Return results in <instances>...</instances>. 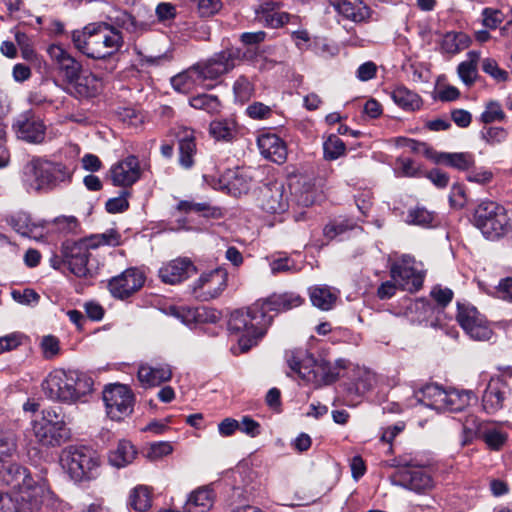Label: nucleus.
I'll use <instances>...</instances> for the list:
<instances>
[{"label":"nucleus","instance_id":"nucleus-1","mask_svg":"<svg viewBox=\"0 0 512 512\" xmlns=\"http://www.w3.org/2000/svg\"><path fill=\"white\" fill-rule=\"evenodd\" d=\"M304 303V298L296 292L273 293L263 300H258L247 310L234 311L228 321L231 333L239 335L238 344L241 352L249 351L255 346L272 322L267 312H286Z\"/></svg>","mask_w":512,"mask_h":512},{"label":"nucleus","instance_id":"nucleus-2","mask_svg":"<svg viewBox=\"0 0 512 512\" xmlns=\"http://www.w3.org/2000/svg\"><path fill=\"white\" fill-rule=\"evenodd\" d=\"M93 386L92 377L79 370H54L42 383L43 392L49 399L67 404L86 402Z\"/></svg>","mask_w":512,"mask_h":512},{"label":"nucleus","instance_id":"nucleus-3","mask_svg":"<svg viewBox=\"0 0 512 512\" xmlns=\"http://www.w3.org/2000/svg\"><path fill=\"white\" fill-rule=\"evenodd\" d=\"M120 235L115 230L102 234L91 235L77 241L66 240L62 243L61 252L66 258L67 269L76 277L90 276L88 268L89 250L101 245H118Z\"/></svg>","mask_w":512,"mask_h":512},{"label":"nucleus","instance_id":"nucleus-4","mask_svg":"<svg viewBox=\"0 0 512 512\" xmlns=\"http://www.w3.org/2000/svg\"><path fill=\"white\" fill-rule=\"evenodd\" d=\"M286 362L291 371L308 382L317 386L330 384L339 377L337 367L324 359H316L304 349L286 351Z\"/></svg>","mask_w":512,"mask_h":512},{"label":"nucleus","instance_id":"nucleus-5","mask_svg":"<svg viewBox=\"0 0 512 512\" xmlns=\"http://www.w3.org/2000/svg\"><path fill=\"white\" fill-rule=\"evenodd\" d=\"M70 178L71 173L65 165L42 158L31 159L22 170V182L29 192L51 190Z\"/></svg>","mask_w":512,"mask_h":512},{"label":"nucleus","instance_id":"nucleus-6","mask_svg":"<svg viewBox=\"0 0 512 512\" xmlns=\"http://www.w3.org/2000/svg\"><path fill=\"white\" fill-rule=\"evenodd\" d=\"M100 463L98 453L85 445H69L60 453L62 468L76 482L96 478Z\"/></svg>","mask_w":512,"mask_h":512},{"label":"nucleus","instance_id":"nucleus-7","mask_svg":"<svg viewBox=\"0 0 512 512\" xmlns=\"http://www.w3.org/2000/svg\"><path fill=\"white\" fill-rule=\"evenodd\" d=\"M37 442L45 447H58L70 436L64 416L54 408L42 411V417L31 423Z\"/></svg>","mask_w":512,"mask_h":512},{"label":"nucleus","instance_id":"nucleus-8","mask_svg":"<svg viewBox=\"0 0 512 512\" xmlns=\"http://www.w3.org/2000/svg\"><path fill=\"white\" fill-rule=\"evenodd\" d=\"M474 225L487 239H498L509 230L506 209L494 201L481 202L474 212Z\"/></svg>","mask_w":512,"mask_h":512},{"label":"nucleus","instance_id":"nucleus-9","mask_svg":"<svg viewBox=\"0 0 512 512\" xmlns=\"http://www.w3.org/2000/svg\"><path fill=\"white\" fill-rule=\"evenodd\" d=\"M107 414L112 420L120 421L133 412L134 394L124 384H110L103 391Z\"/></svg>","mask_w":512,"mask_h":512},{"label":"nucleus","instance_id":"nucleus-10","mask_svg":"<svg viewBox=\"0 0 512 512\" xmlns=\"http://www.w3.org/2000/svg\"><path fill=\"white\" fill-rule=\"evenodd\" d=\"M393 486L402 487L417 494H426L435 487L432 475L421 467L405 465L390 476Z\"/></svg>","mask_w":512,"mask_h":512},{"label":"nucleus","instance_id":"nucleus-11","mask_svg":"<svg viewBox=\"0 0 512 512\" xmlns=\"http://www.w3.org/2000/svg\"><path fill=\"white\" fill-rule=\"evenodd\" d=\"M241 59V51L238 48H228L214 54L205 62L195 64L202 76L203 82L206 80H216L222 75L229 73Z\"/></svg>","mask_w":512,"mask_h":512},{"label":"nucleus","instance_id":"nucleus-12","mask_svg":"<svg viewBox=\"0 0 512 512\" xmlns=\"http://www.w3.org/2000/svg\"><path fill=\"white\" fill-rule=\"evenodd\" d=\"M48 493L46 484L41 480L11 490L12 512H39Z\"/></svg>","mask_w":512,"mask_h":512},{"label":"nucleus","instance_id":"nucleus-13","mask_svg":"<svg viewBox=\"0 0 512 512\" xmlns=\"http://www.w3.org/2000/svg\"><path fill=\"white\" fill-rule=\"evenodd\" d=\"M457 308V321L472 339L486 341L492 337L493 331L486 318L474 306L458 303Z\"/></svg>","mask_w":512,"mask_h":512},{"label":"nucleus","instance_id":"nucleus-14","mask_svg":"<svg viewBox=\"0 0 512 512\" xmlns=\"http://www.w3.org/2000/svg\"><path fill=\"white\" fill-rule=\"evenodd\" d=\"M414 264L415 259L410 255H402L391 264V278L403 290H418L422 286L423 276Z\"/></svg>","mask_w":512,"mask_h":512},{"label":"nucleus","instance_id":"nucleus-15","mask_svg":"<svg viewBox=\"0 0 512 512\" xmlns=\"http://www.w3.org/2000/svg\"><path fill=\"white\" fill-rule=\"evenodd\" d=\"M102 23H89L82 29L72 32L71 40L74 47L88 58L95 60L99 58Z\"/></svg>","mask_w":512,"mask_h":512},{"label":"nucleus","instance_id":"nucleus-16","mask_svg":"<svg viewBox=\"0 0 512 512\" xmlns=\"http://www.w3.org/2000/svg\"><path fill=\"white\" fill-rule=\"evenodd\" d=\"M260 208L269 214H282L289 208L288 194L280 182L264 184L258 196Z\"/></svg>","mask_w":512,"mask_h":512},{"label":"nucleus","instance_id":"nucleus-17","mask_svg":"<svg viewBox=\"0 0 512 512\" xmlns=\"http://www.w3.org/2000/svg\"><path fill=\"white\" fill-rule=\"evenodd\" d=\"M13 128L19 139L28 143H42L46 135V126L32 111H26L18 116Z\"/></svg>","mask_w":512,"mask_h":512},{"label":"nucleus","instance_id":"nucleus-18","mask_svg":"<svg viewBox=\"0 0 512 512\" xmlns=\"http://www.w3.org/2000/svg\"><path fill=\"white\" fill-rule=\"evenodd\" d=\"M47 53L62 75L65 86H68L83 71L82 63L62 46L52 44L47 48Z\"/></svg>","mask_w":512,"mask_h":512},{"label":"nucleus","instance_id":"nucleus-19","mask_svg":"<svg viewBox=\"0 0 512 512\" xmlns=\"http://www.w3.org/2000/svg\"><path fill=\"white\" fill-rule=\"evenodd\" d=\"M102 80L92 72L84 70L64 87V91L78 100H89L97 97L102 91Z\"/></svg>","mask_w":512,"mask_h":512},{"label":"nucleus","instance_id":"nucleus-20","mask_svg":"<svg viewBox=\"0 0 512 512\" xmlns=\"http://www.w3.org/2000/svg\"><path fill=\"white\" fill-rule=\"evenodd\" d=\"M144 281V275L139 270L129 268L120 275L113 277L108 283V288L114 297L124 299L139 290Z\"/></svg>","mask_w":512,"mask_h":512},{"label":"nucleus","instance_id":"nucleus-21","mask_svg":"<svg viewBox=\"0 0 512 512\" xmlns=\"http://www.w3.org/2000/svg\"><path fill=\"white\" fill-rule=\"evenodd\" d=\"M226 272L220 269L202 274L195 282L194 293L203 300H210L218 297L225 289L227 283Z\"/></svg>","mask_w":512,"mask_h":512},{"label":"nucleus","instance_id":"nucleus-22","mask_svg":"<svg viewBox=\"0 0 512 512\" xmlns=\"http://www.w3.org/2000/svg\"><path fill=\"white\" fill-rule=\"evenodd\" d=\"M140 174L139 161L135 156H128L110 168L111 180L115 186H131L140 178Z\"/></svg>","mask_w":512,"mask_h":512},{"label":"nucleus","instance_id":"nucleus-23","mask_svg":"<svg viewBox=\"0 0 512 512\" xmlns=\"http://www.w3.org/2000/svg\"><path fill=\"white\" fill-rule=\"evenodd\" d=\"M195 272L196 267L189 258H177L164 264L158 274L162 282L175 285Z\"/></svg>","mask_w":512,"mask_h":512},{"label":"nucleus","instance_id":"nucleus-24","mask_svg":"<svg viewBox=\"0 0 512 512\" xmlns=\"http://www.w3.org/2000/svg\"><path fill=\"white\" fill-rule=\"evenodd\" d=\"M257 145L259 151L266 159L282 164L287 157V149L284 141L276 134L264 133L258 136Z\"/></svg>","mask_w":512,"mask_h":512},{"label":"nucleus","instance_id":"nucleus-25","mask_svg":"<svg viewBox=\"0 0 512 512\" xmlns=\"http://www.w3.org/2000/svg\"><path fill=\"white\" fill-rule=\"evenodd\" d=\"M137 378L144 388L156 387L172 378V370L168 364L152 366L145 363L139 365Z\"/></svg>","mask_w":512,"mask_h":512},{"label":"nucleus","instance_id":"nucleus-26","mask_svg":"<svg viewBox=\"0 0 512 512\" xmlns=\"http://www.w3.org/2000/svg\"><path fill=\"white\" fill-rule=\"evenodd\" d=\"M176 136L179 144V164L185 169H190L194 165V156L197 151L194 130L180 127Z\"/></svg>","mask_w":512,"mask_h":512},{"label":"nucleus","instance_id":"nucleus-27","mask_svg":"<svg viewBox=\"0 0 512 512\" xmlns=\"http://www.w3.org/2000/svg\"><path fill=\"white\" fill-rule=\"evenodd\" d=\"M101 33V51L99 52L98 60H107L121 49L123 45V36L119 30L106 22L102 23Z\"/></svg>","mask_w":512,"mask_h":512},{"label":"nucleus","instance_id":"nucleus-28","mask_svg":"<svg viewBox=\"0 0 512 512\" xmlns=\"http://www.w3.org/2000/svg\"><path fill=\"white\" fill-rule=\"evenodd\" d=\"M198 71V67L193 65L188 69L173 76L170 80L173 89L179 93L188 94L194 91L197 87L203 85V80Z\"/></svg>","mask_w":512,"mask_h":512},{"label":"nucleus","instance_id":"nucleus-29","mask_svg":"<svg viewBox=\"0 0 512 512\" xmlns=\"http://www.w3.org/2000/svg\"><path fill=\"white\" fill-rule=\"evenodd\" d=\"M331 4L340 15L353 22H362L369 17V8L360 1L332 0Z\"/></svg>","mask_w":512,"mask_h":512},{"label":"nucleus","instance_id":"nucleus-30","mask_svg":"<svg viewBox=\"0 0 512 512\" xmlns=\"http://www.w3.org/2000/svg\"><path fill=\"white\" fill-rule=\"evenodd\" d=\"M505 385L499 381H490L482 396V407L488 414H494L503 407Z\"/></svg>","mask_w":512,"mask_h":512},{"label":"nucleus","instance_id":"nucleus-31","mask_svg":"<svg viewBox=\"0 0 512 512\" xmlns=\"http://www.w3.org/2000/svg\"><path fill=\"white\" fill-rule=\"evenodd\" d=\"M214 504V493L207 487L193 491L183 506V512H209Z\"/></svg>","mask_w":512,"mask_h":512},{"label":"nucleus","instance_id":"nucleus-32","mask_svg":"<svg viewBox=\"0 0 512 512\" xmlns=\"http://www.w3.org/2000/svg\"><path fill=\"white\" fill-rule=\"evenodd\" d=\"M309 296L313 306L329 311L335 306L339 291L326 285H317L309 289Z\"/></svg>","mask_w":512,"mask_h":512},{"label":"nucleus","instance_id":"nucleus-33","mask_svg":"<svg viewBox=\"0 0 512 512\" xmlns=\"http://www.w3.org/2000/svg\"><path fill=\"white\" fill-rule=\"evenodd\" d=\"M2 478L7 485L12 487V490L19 489L27 485H32V483L40 480L39 478H33L26 467L16 463L7 466V468L4 470Z\"/></svg>","mask_w":512,"mask_h":512},{"label":"nucleus","instance_id":"nucleus-34","mask_svg":"<svg viewBox=\"0 0 512 512\" xmlns=\"http://www.w3.org/2000/svg\"><path fill=\"white\" fill-rule=\"evenodd\" d=\"M446 390L437 384H428L415 393L417 402L423 405L442 410L445 406Z\"/></svg>","mask_w":512,"mask_h":512},{"label":"nucleus","instance_id":"nucleus-35","mask_svg":"<svg viewBox=\"0 0 512 512\" xmlns=\"http://www.w3.org/2000/svg\"><path fill=\"white\" fill-rule=\"evenodd\" d=\"M137 450L127 440H120L115 449L111 450L108 456L109 463L117 468L131 464L136 458Z\"/></svg>","mask_w":512,"mask_h":512},{"label":"nucleus","instance_id":"nucleus-36","mask_svg":"<svg viewBox=\"0 0 512 512\" xmlns=\"http://www.w3.org/2000/svg\"><path fill=\"white\" fill-rule=\"evenodd\" d=\"M390 95L394 103L406 111H415L422 106L421 97L403 85L395 87Z\"/></svg>","mask_w":512,"mask_h":512},{"label":"nucleus","instance_id":"nucleus-37","mask_svg":"<svg viewBox=\"0 0 512 512\" xmlns=\"http://www.w3.org/2000/svg\"><path fill=\"white\" fill-rule=\"evenodd\" d=\"M18 434L12 428H0V466L18 455Z\"/></svg>","mask_w":512,"mask_h":512},{"label":"nucleus","instance_id":"nucleus-38","mask_svg":"<svg viewBox=\"0 0 512 512\" xmlns=\"http://www.w3.org/2000/svg\"><path fill=\"white\" fill-rule=\"evenodd\" d=\"M470 37L463 32H448L444 35L441 42V50L447 54H457L469 47Z\"/></svg>","mask_w":512,"mask_h":512},{"label":"nucleus","instance_id":"nucleus-39","mask_svg":"<svg viewBox=\"0 0 512 512\" xmlns=\"http://www.w3.org/2000/svg\"><path fill=\"white\" fill-rule=\"evenodd\" d=\"M467 60L458 65L457 71L461 80L467 85L471 86L477 76V63L480 59V52L469 51L467 53Z\"/></svg>","mask_w":512,"mask_h":512},{"label":"nucleus","instance_id":"nucleus-40","mask_svg":"<svg viewBox=\"0 0 512 512\" xmlns=\"http://www.w3.org/2000/svg\"><path fill=\"white\" fill-rule=\"evenodd\" d=\"M438 163H444L458 170H468L474 164V157L470 153H440L436 157Z\"/></svg>","mask_w":512,"mask_h":512},{"label":"nucleus","instance_id":"nucleus-41","mask_svg":"<svg viewBox=\"0 0 512 512\" xmlns=\"http://www.w3.org/2000/svg\"><path fill=\"white\" fill-rule=\"evenodd\" d=\"M210 135L216 140L231 141L236 133V123L232 120H214L209 126Z\"/></svg>","mask_w":512,"mask_h":512},{"label":"nucleus","instance_id":"nucleus-42","mask_svg":"<svg viewBox=\"0 0 512 512\" xmlns=\"http://www.w3.org/2000/svg\"><path fill=\"white\" fill-rule=\"evenodd\" d=\"M406 222L408 224L429 228L435 226L437 220L434 212L424 207H415L408 210Z\"/></svg>","mask_w":512,"mask_h":512},{"label":"nucleus","instance_id":"nucleus-43","mask_svg":"<svg viewBox=\"0 0 512 512\" xmlns=\"http://www.w3.org/2000/svg\"><path fill=\"white\" fill-rule=\"evenodd\" d=\"M191 107L203 110L209 114H216L220 112L221 103L217 96L210 94H199L189 99Z\"/></svg>","mask_w":512,"mask_h":512},{"label":"nucleus","instance_id":"nucleus-44","mask_svg":"<svg viewBox=\"0 0 512 512\" xmlns=\"http://www.w3.org/2000/svg\"><path fill=\"white\" fill-rule=\"evenodd\" d=\"M446 398L444 400L445 406H443V410H448L451 412L462 411L466 406L469 405L470 401V392H459L457 390L446 391Z\"/></svg>","mask_w":512,"mask_h":512},{"label":"nucleus","instance_id":"nucleus-45","mask_svg":"<svg viewBox=\"0 0 512 512\" xmlns=\"http://www.w3.org/2000/svg\"><path fill=\"white\" fill-rule=\"evenodd\" d=\"M129 505L136 511L144 512L151 506V496L147 487L137 486L129 495Z\"/></svg>","mask_w":512,"mask_h":512},{"label":"nucleus","instance_id":"nucleus-46","mask_svg":"<svg viewBox=\"0 0 512 512\" xmlns=\"http://www.w3.org/2000/svg\"><path fill=\"white\" fill-rule=\"evenodd\" d=\"M345 143L336 135H330L323 143L324 158L332 161L344 155Z\"/></svg>","mask_w":512,"mask_h":512},{"label":"nucleus","instance_id":"nucleus-47","mask_svg":"<svg viewBox=\"0 0 512 512\" xmlns=\"http://www.w3.org/2000/svg\"><path fill=\"white\" fill-rule=\"evenodd\" d=\"M482 439L492 450H500L507 442L508 434L497 428H489L483 431Z\"/></svg>","mask_w":512,"mask_h":512},{"label":"nucleus","instance_id":"nucleus-48","mask_svg":"<svg viewBox=\"0 0 512 512\" xmlns=\"http://www.w3.org/2000/svg\"><path fill=\"white\" fill-rule=\"evenodd\" d=\"M480 134L481 138L491 146L502 144L508 137V132L505 128L496 126L484 127Z\"/></svg>","mask_w":512,"mask_h":512},{"label":"nucleus","instance_id":"nucleus-49","mask_svg":"<svg viewBox=\"0 0 512 512\" xmlns=\"http://www.w3.org/2000/svg\"><path fill=\"white\" fill-rule=\"evenodd\" d=\"M505 117L501 105L496 101H490L486 104L485 110L480 116V121L484 124H490L496 121H504Z\"/></svg>","mask_w":512,"mask_h":512},{"label":"nucleus","instance_id":"nucleus-50","mask_svg":"<svg viewBox=\"0 0 512 512\" xmlns=\"http://www.w3.org/2000/svg\"><path fill=\"white\" fill-rule=\"evenodd\" d=\"M117 24L132 34H140L147 29V24L138 22L134 16L129 13H122L116 18Z\"/></svg>","mask_w":512,"mask_h":512},{"label":"nucleus","instance_id":"nucleus-51","mask_svg":"<svg viewBox=\"0 0 512 512\" xmlns=\"http://www.w3.org/2000/svg\"><path fill=\"white\" fill-rule=\"evenodd\" d=\"M196 4L198 13L201 17H210L216 14L222 7L220 0H190Z\"/></svg>","mask_w":512,"mask_h":512},{"label":"nucleus","instance_id":"nucleus-52","mask_svg":"<svg viewBox=\"0 0 512 512\" xmlns=\"http://www.w3.org/2000/svg\"><path fill=\"white\" fill-rule=\"evenodd\" d=\"M173 451L169 442L152 443L147 450L146 457L151 461L159 460Z\"/></svg>","mask_w":512,"mask_h":512},{"label":"nucleus","instance_id":"nucleus-53","mask_svg":"<svg viewBox=\"0 0 512 512\" xmlns=\"http://www.w3.org/2000/svg\"><path fill=\"white\" fill-rule=\"evenodd\" d=\"M483 25L488 29H496L504 20L503 13L495 8H484L482 11Z\"/></svg>","mask_w":512,"mask_h":512},{"label":"nucleus","instance_id":"nucleus-54","mask_svg":"<svg viewBox=\"0 0 512 512\" xmlns=\"http://www.w3.org/2000/svg\"><path fill=\"white\" fill-rule=\"evenodd\" d=\"M14 229L21 235L30 237L37 226L30 222V218L26 214H20L12 219Z\"/></svg>","mask_w":512,"mask_h":512},{"label":"nucleus","instance_id":"nucleus-55","mask_svg":"<svg viewBox=\"0 0 512 512\" xmlns=\"http://www.w3.org/2000/svg\"><path fill=\"white\" fill-rule=\"evenodd\" d=\"M482 69L485 73L498 81H506L508 79V73L501 69L494 59H484L482 62Z\"/></svg>","mask_w":512,"mask_h":512},{"label":"nucleus","instance_id":"nucleus-56","mask_svg":"<svg viewBox=\"0 0 512 512\" xmlns=\"http://www.w3.org/2000/svg\"><path fill=\"white\" fill-rule=\"evenodd\" d=\"M41 348L45 358L49 359L59 353V340L55 336L47 335L42 338Z\"/></svg>","mask_w":512,"mask_h":512},{"label":"nucleus","instance_id":"nucleus-57","mask_svg":"<svg viewBox=\"0 0 512 512\" xmlns=\"http://www.w3.org/2000/svg\"><path fill=\"white\" fill-rule=\"evenodd\" d=\"M396 163L401 176L415 177L418 175L419 167L412 159L400 157L396 160Z\"/></svg>","mask_w":512,"mask_h":512},{"label":"nucleus","instance_id":"nucleus-58","mask_svg":"<svg viewBox=\"0 0 512 512\" xmlns=\"http://www.w3.org/2000/svg\"><path fill=\"white\" fill-rule=\"evenodd\" d=\"M128 192H124L122 195L111 198L106 202V210L109 213H121L128 209L129 203L126 198Z\"/></svg>","mask_w":512,"mask_h":512},{"label":"nucleus","instance_id":"nucleus-59","mask_svg":"<svg viewBox=\"0 0 512 512\" xmlns=\"http://www.w3.org/2000/svg\"><path fill=\"white\" fill-rule=\"evenodd\" d=\"M246 112L253 119H266L271 115V108L261 102L250 104Z\"/></svg>","mask_w":512,"mask_h":512},{"label":"nucleus","instance_id":"nucleus-60","mask_svg":"<svg viewBox=\"0 0 512 512\" xmlns=\"http://www.w3.org/2000/svg\"><path fill=\"white\" fill-rule=\"evenodd\" d=\"M270 268L273 274L283 273V272H290L294 270L295 263L290 260L288 257H282L273 259L270 262Z\"/></svg>","mask_w":512,"mask_h":512},{"label":"nucleus","instance_id":"nucleus-61","mask_svg":"<svg viewBox=\"0 0 512 512\" xmlns=\"http://www.w3.org/2000/svg\"><path fill=\"white\" fill-rule=\"evenodd\" d=\"M377 66L374 62L368 61L361 64L357 69V78L360 81H369L376 76Z\"/></svg>","mask_w":512,"mask_h":512},{"label":"nucleus","instance_id":"nucleus-62","mask_svg":"<svg viewBox=\"0 0 512 512\" xmlns=\"http://www.w3.org/2000/svg\"><path fill=\"white\" fill-rule=\"evenodd\" d=\"M238 430L251 437H255L260 434V424L252 418L245 416L242 421L239 422Z\"/></svg>","mask_w":512,"mask_h":512},{"label":"nucleus","instance_id":"nucleus-63","mask_svg":"<svg viewBox=\"0 0 512 512\" xmlns=\"http://www.w3.org/2000/svg\"><path fill=\"white\" fill-rule=\"evenodd\" d=\"M21 344V335L12 333L0 338V354L17 348Z\"/></svg>","mask_w":512,"mask_h":512},{"label":"nucleus","instance_id":"nucleus-64","mask_svg":"<svg viewBox=\"0 0 512 512\" xmlns=\"http://www.w3.org/2000/svg\"><path fill=\"white\" fill-rule=\"evenodd\" d=\"M451 118L454 123L461 127L466 128L471 124L472 116L470 112L464 109H455L451 112Z\"/></svg>","mask_w":512,"mask_h":512}]
</instances>
